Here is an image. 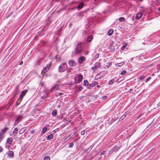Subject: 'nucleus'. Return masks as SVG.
Returning a JSON list of instances; mask_svg holds the SVG:
<instances>
[{"label":"nucleus","mask_w":160,"mask_h":160,"mask_svg":"<svg viewBox=\"0 0 160 160\" xmlns=\"http://www.w3.org/2000/svg\"><path fill=\"white\" fill-rule=\"evenodd\" d=\"M82 45V43L78 42L77 44L76 47L75 48V50L72 52V54L74 55L77 54L81 52L82 51L81 46Z\"/></svg>","instance_id":"nucleus-1"},{"label":"nucleus","mask_w":160,"mask_h":160,"mask_svg":"<svg viewBox=\"0 0 160 160\" xmlns=\"http://www.w3.org/2000/svg\"><path fill=\"white\" fill-rule=\"evenodd\" d=\"M67 68L68 66L66 62L62 63L58 67V72H63Z\"/></svg>","instance_id":"nucleus-2"},{"label":"nucleus","mask_w":160,"mask_h":160,"mask_svg":"<svg viewBox=\"0 0 160 160\" xmlns=\"http://www.w3.org/2000/svg\"><path fill=\"white\" fill-rule=\"evenodd\" d=\"M23 118V117L22 116H18L15 122L14 123V126H16L19 122L21 121Z\"/></svg>","instance_id":"nucleus-3"},{"label":"nucleus","mask_w":160,"mask_h":160,"mask_svg":"<svg viewBox=\"0 0 160 160\" xmlns=\"http://www.w3.org/2000/svg\"><path fill=\"white\" fill-rule=\"evenodd\" d=\"M28 92V90H25L23 91H22L20 95L19 99L20 100V102H21L22 100V99L23 96H24L26 93H27Z\"/></svg>","instance_id":"nucleus-4"},{"label":"nucleus","mask_w":160,"mask_h":160,"mask_svg":"<svg viewBox=\"0 0 160 160\" xmlns=\"http://www.w3.org/2000/svg\"><path fill=\"white\" fill-rule=\"evenodd\" d=\"M100 66L101 63L100 62H98L94 66L92 67L91 68V69L92 70L94 71L96 69L99 68L100 67Z\"/></svg>","instance_id":"nucleus-5"},{"label":"nucleus","mask_w":160,"mask_h":160,"mask_svg":"<svg viewBox=\"0 0 160 160\" xmlns=\"http://www.w3.org/2000/svg\"><path fill=\"white\" fill-rule=\"evenodd\" d=\"M68 64L69 66L71 67L74 66L76 65V63L73 60L69 61Z\"/></svg>","instance_id":"nucleus-6"},{"label":"nucleus","mask_w":160,"mask_h":160,"mask_svg":"<svg viewBox=\"0 0 160 160\" xmlns=\"http://www.w3.org/2000/svg\"><path fill=\"white\" fill-rule=\"evenodd\" d=\"M59 85L58 84L55 85L53 88L51 89V91L52 92H54L57 90L58 89Z\"/></svg>","instance_id":"nucleus-7"},{"label":"nucleus","mask_w":160,"mask_h":160,"mask_svg":"<svg viewBox=\"0 0 160 160\" xmlns=\"http://www.w3.org/2000/svg\"><path fill=\"white\" fill-rule=\"evenodd\" d=\"M13 140L12 138H8L7 140L6 143L11 145L12 143Z\"/></svg>","instance_id":"nucleus-8"},{"label":"nucleus","mask_w":160,"mask_h":160,"mask_svg":"<svg viewBox=\"0 0 160 160\" xmlns=\"http://www.w3.org/2000/svg\"><path fill=\"white\" fill-rule=\"evenodd\" d=\"M85 59V57L81 56L78 58V61L80 63H82Z\"/></svg>","instance_id":"nucleus-9"},{"label":"nucleus","mask_w":160,"mask_h":160,"mask_svg":"<svg viewBox=\"0 0 160 160\" xmlns=\"http://www.w3.org/2000/svg\"><path fill=\"white\" fill-rule=\"evenodd\" d=\"M49 67H49L48 66H47L46 67L43 68L41 72L42 74H44L46 72H47V71L48 70Z\"/></svg>","instance_id":"nucleus-10"},{"label":"nucleus","mask_w":160,"mask_h":160,"mask_svg":"<svg viewBox=\"0 0 160 160\" xmlns=\"http://www.w3.org/2000/svg\"><path fill=\"white\" fill-rule=\"evenodd\" d=\"M8 154L9 157H13L14 156V153L13 151H8Z\"/></svg>","instance_id":"nucleus-11"},{"label":"nucleus","mask_w":160,"mask_h":160,"mask_svg":"<svg viewBox=\"0 0 160 160\" xmlns=\"http://www.w3.org/2000/svg\"><path fill=\"white\" fill-rule=\"evenodd\" d=\"M83 78V76L82 75H79L78 77V83H80L82 80Z\"/></svg>","instance_id":"nucleus-12"},{"label":"nucleus","mask_w":160,"mask_h":160,"mask_svg":"<svg viewBox=\"0 0 160 160\" xmlns=\"http://www.w3.org/2000/svg\"><path fill=\"white\" fill-rule=\"evenodd\" d=\"M142 16V14L141 12H138L136 16V18L137 19H140Z\"/></svg>","instance_id":"nucleus-13"},{"label":"nucleus","mask_w":160,"mask_h":160,"mask_svg":"<svg viewBox=\"0 0 160 160\" xmlns=\"http://www.w3.org/2000/svg\"><path fill=\"white\" fill-rule=\"evenodd\" d=\"M109 49L112 52H113L115 49L114 47L112 45H110L109 46Z\"/></svg>","instance_id":"nucleus-14"},{"label":"nucleus","mask_w":160,"mask_h":160,"mask_svg":"<svg viewBox=\"0 0 160 160\" xmlns=\"http://www.w3.org/2000/svg\"><path fill=\"white\" fill-rule=\"evenodd\" d=\"M83 3L82 2H81L79 4L78 7H77L78 9V10H80L83 7Z\"/></svg>","instance_id":"nucleus-15"},{"label":"nucleus","mask_w":160,"mask_h":160,"mask_svg":"<svg viewBox=\"0 0 160 160\" xmlns=\"http://www.w3.org/2000/svg\"><path fill=\"white\" fill-rule=\"evenodd\" d=\"M93 38V36L92 35H90L89 37H88V38L87 40V41L88 42H90L92 40V39Z\"/></svg>","instance_id":"nucleus-16"},{"label":"nucleus","mask_w":160,"mask_h":160,"mask_svg":"<svg viewBox=\"0 0 160 160\" xmlns=\"http://www.w3.org/2000/svg\"><path fill=\"white\" fill-rule=\"evenodd\" d=\"M98 84V82H95L90 83L89 85V87H92Z\"/></svg>","instance_id":"nucleus-17"},{"label":"nucleus","mask_w":160,"mask_h":160,"mask_svg":"<svg viewBox=\"0 0 160 160\" xmlns=\"http://www.w3.org/2000/svg\"><path fill=\"white\" fill-rule=\"evenodd\" d=\"M113 32V29H110L108 32V35L109 36L111 35L112 34Z\"/></svg>","instance_id":"nucleus-18"},{"label":"nucleus","mask_w":160,"mask_h":160,"mask_svg":"<svg viewBox=\"0 0 160 160\" xmlns=\"http://www.w3.org/2000/svg\"><path fill=\"white\" fill-rule=\"evenodd\" d=\"M124 62H120V63H117L116 64H115V66L116 67V66H118V67H120L122 66V65H124Z\"/></svg>","instance_id":"nucleus-19"},{"label":"nucleus","mask_w":160,"mask_h":160,"mask_svg":"<svg viewBox=\"0 0 160 160\" xmlns=\"http://www.w3.org/2000/svg\"><path fill=\"white\" fill-rule=\"evenodd\" d=\"M53 137V135L52 134L50 135H48V136L46 137V138L47 140H50L51 139H52Z\"/></svg>","instance_id":"nucleus-20"},{"label":"nucleus","mask_w":160,"mask_h":160,"mask_svg":"<svg viewBox=\"0 0 160 160\" xmlns=\"http://www.w3.org/2000/svg\"><path fill=\"white\" fill-rule=\"evenodd\" d=\"M52 114L53 116H55L57 114V111L55 110H53Z\"/></svg>","instance_id":"nucleus-21"},{"label":"nucleus","mask_w":160,"mask_h":160,"mask_svg":"<svg viewBox=\"0 0 160 160\" xmlns=\"http://www.w3.org/2000/svg\"><path fill=\"white\" fill-rule=\"evenodd\" d=\"M47 129V128L46 127L43 128L42 131V134H44L46 132Z\"/></svg>","instance_id":"nucleus-22"},{"label":"nucleus","mask_w":160,"mask_h":160,"mask_svg":"<svg viewBox=\"0 0 160 160\" xmlns=\"http://www.w3.org/2000/svg\"><path fill=\"white\" fill-rule=\"evenodd\" d=\"M119 148L117 146H115L113 148V151L115 152H117L119 149Z\"/></svg>","instance_id":"nucleus-23"},{"label":"nucleus","mask_w":160,"mask_h":160,"mask_svg":"<svg viewBox=\"0 0 160 160\" xmlns=\"http://www.w3.org/2000/svg\"><path fill=\"white\" fill-rule=\"evenodd\" d=\"M25 131V129L24 128H22L19 131V133L21 134L23 133Z\"/></svg>","instance_id":"nucleus-24"},{"label":"nucleus","mask_w":160,"mask_h":160,"mask_svg":"<svg viewBox=\"0 0 160 160\" xmlns=\"http://www.w3.org/2000/svg\"><path fill=\"white\" fill-rule=\"evenodd\" d=\"M70 138V135H69L68 137H67L64 140V141L65 142L67 141L68 139H69Z\"/></svg>","instance_id":"nucleus-25"},{"label":"nucleus","mask_w":160,"mask_h":160,"mask_svg":"<svg viewBox=\"0 0 160 160\" xmlns=\"http://www.w3.org/2000/svg\"><path fill=\"white\" fill-rule=\"evenodd\" d=\"M88 81L87 80H84L83 82V85L84 86L88 85Z\"/></svg>","instance_id":"nucleus-26"},{"label":"nucleus","mask_w":160,"mask_h":160,"mask_svg":"<svg viewBox=\"0 0 160 160\" xmlns=\"http://www.w3.org/2000/svg\"><path fill=\"white\" fill-rule=\"evenodd\" d=\"M62 94V93L61 92H57L56 94L55 95L57 97L60 96Z\"/></svg>","instance_id":"nucleus-27"},{"label":"nucleus","mask_w":160,"mask_h":160,"mask_svg":"<svg viewBox=\"0 0 160 160\" xmlns=\"http://www.w3.org/2000/svg\"><path fill=\"white\" fill-rule=\"evenodd\" d=\"M18 131V129L17 128H16L13 131V132L14 133L17 134Z\"/></svg>","instance_id":"nucleus-28"},{"label":"nucleus","mask_w":160,"mask_h":160,"mask_svg":"<svg viewBox=\"0 0 160 160\" xmlns=\"http://www.w3.org/2000/svg\"><path fill=\"white\" fill-rule=\"evenodd\" d=\"M119 20L120 22H123L125 20V18L123 17H121L119 19Z\"/></svg>","instance_id":"nucleus-29"},{"label":"nucleus","mask_w":160,"mask_h":160,"mask_svg":"<svg viewBox=\"0 0 160 160\" xmlns=\"http://www.w3.org/2000/svg\"><path fill=\"white\" fill-rule=\"evenodd\" d=\"M50 157L49 156H46L44 158V160H49Z\"/></svg>","instance_id":"nucleus-30"},{"label":"nucleus","mask_w":160,"mask_h":160,"mask_svg":"<svg viewBox=\"0 0 160 160\" xmlns=\"http://www.w3.org/2000/svg\"><path fill=\"white\" fill-rule=\"evenodd\" d=\"M82 89V86H79L78 88V91L79 92Z\"/></svg>","instance_id":"nucleus-31"},{"label":"nucleus","mask_w":160,"mask_h":160,"mask_svg":"<svg viewBox=\"0 0 160 160\" xmlns=\"http://www.w3.org/2000/svg\"><path fill=\"white\" fill-rule=\"evenodd\" d=\"M114 79H112L109 81V84H112L114 81Z\"/></svg>","instance_id":"nucleus-32"},{"label":"nucleus","mask_w":160,"mask_h":160,"mask_svg":"<svg viewBox=\"0 0 160 160\" xmlns=\"http://www.w3.org/2000/svg\"><path fill=\"white\" fill-rule=\"evenodd\" d=\"M11 145H10V144H7L6 143L5 147L6 148L8 149L10 147Z\"/></svg>","instance_id":"nucleus-33"},{"label":"nucleus","mask_w":160,"mask_h":160,"mask_svg":"<svg viewBox=\"0 0 160 160\" xmlns=\"http://www.w3.org/2000/svg\"><path fill=\"white\" fill-rule=\"evenodd\" d=\"M74 145V144L73 143H71L70 144L68 147L69 148H72L73 147Z\"/></svg>","instance_id":"nucleus-34"},{"label":"nucleus","mask_w":160,"mask_h":160,"mask_svg":"<svg viewBox=\"0 0 160 160\" xmlns=\"http://www.w3.org/2000/svg\"><path fill=\"white\" fill-rule=\"evenodd\" d=\"M151 77H148V78H147L146 81H145V82H147L151 79Z\"/></svg>","instance_id":"nucleus-35"},{"label":"nucleus","mask_w":160,"mask_h":160,"mask_svg":"<svg viewBox=\"0 0 160 160\" xmlns=\"http://www.w3.org/2000/svg\"><path fill=\"white\" fill-rule=\"evenodd\" d=\"M85 130H82L81 131V134L82 135H84L85 134Z\"/></svg>","instance_id":"nucleus-36"},{"label":"nucleus","mask_w":160,"mask_h":160,"mask_svg":"<svg viewBox=\"0 0 160 160\" xmlns=\"http://www.w3.org/2000/svg\"><path fill=\"white\" fill-rule=\"evenodd\" d=\"M126 73V71L125 70L123 71L121 73V74L122 75H123L125 74Z\"/></svg>","instance_id":"nucleus-37"},{"label":"nucleus","mask_w":160,"mask_h":160,"mask_svg":"<svg viewBox=\"0 0 160 160\" xmlns=\"http://www.w3.org/2000/svg\"><path fill=\"white\" fill-rule=\"evenodd\" d=\"M125 117V115H123L121 117V118H120L119 120H123L124 118Z\"/></svg>","instance_id":"nucleus-38"},{"label":"nucleus","mask_w":160,"mask_h":160,"mask_svg":"<svg viewBox=\"0 0 160 160\" xmlns=\"http://www.w3.org/2000/svg\"><path fill=\"white\" fill-rule=\"evenodd\" d=\"M8 130V128L6 127L4 128L2 130L3 132H5Z\"/></svg>","instance_id":"nucleus-39"},{"label":"nucleus","mask_w":160,"mask_h":160,"mask_svg":"<svg viewBox=\"0 0 160 160\" xmlns=\"http://www.w3.org/2000/svg\"><path fill=\"white\" fill-rule=\"evenodd\" d=\"M18 92V90H17L14 92L13 95L14 96H15L17 94Z\"/></svg>","instance_id":"nucleus-40"},{"label":"nucleus","mask_w":160,"mask_h":160,"mask_svg":"<svg viewBox=\"0 0 160 160\" xmlns=\"http://www.w3.org/2000/svg\"><path fill=\"white\" fill-rule=\"evenodd\" d=\"M144 78V76H142L140 78V80H141L142 79H143Z\"/></svg>","instance_id":"nucleus-41"},{"label":"nucleus","mask_w":160,"mask_h":160,"mask_svg":"<svg viewBox=\"0 0 160 160\" xmlns=\"http://www.w3.org/2000/svg\"><path fill=\"white\" fill-rule=\"evenodd\" d=\"M3 150V148L2 147L0 146V152H2Z\"/></svg>","instance_id":"nucleus-42"},{"label":"nucleus","mask_w":160,"mask_h":160,"mask_svg":"<svg viewBox=\"0 0 160 160\" xmlns=\"http://www.w3.org/2000/svg\"><path fill=\"white\" fill-rule=\"evenodd\" d=\"M126 46L125 45H124V46H123L122 47H121V49L124 50L125 49Z\"/></svg>","instance_id":"nucleus-43"},{"label":"nucleus","mask_w":160,"mask_h":160,"mask_svg":"<svg viewBox=\"0 0 160 160\" xmlns=\"http://www.w3.org/2000/svg\"><path fill=\"white\" fill-rule=\"evenodd\" d=\"M107 98V96H104L103 98H102V99L103 100H105V99H106Z\"/></svg>","instance_id":"nucleus-44"},{"label":"nucleus","mask_w":160,"mask_h":160,"mask_svg":"<svg viewBox=\"0 0 160 160\" xmlns=\"http://www.w3.org/2000/svg\"><path fill=\"white\" fill-rule=\"evenodd\" d=\"M105 151H103L101 153V155H103L105 153Z\"/></svg>","instance_id":"nucleus-45"},{"label":"nucleus","mask_w":160,"mask_h":160,"mask_svg":"<svg viewBox=\"0 0 160 160\" xmlns=\"http://www.w3.org/2000/svg\"><path fill=\"white\" fill-rule=\"evenodd\" d=\"M99 57V55L98 54H97L95 56V57L96 58H98Z\"/></svg>","instance_id":"nucleus-46"},{"label":"nucleus","mask_w":160,"mask_h":160,"mask_svg":"<svg viewBox=\"0 0 160 160\" xmlns=\"http://www.w3.org/2000/svg\"><path fill=\"white\" fill-rule=\"evenodd\" d=\"M34 133V131L32 130V131H31L30 133L32 134Z\"/></svg>","instance_id":"nucleus-47"},{"label":"nucleus","mask_w":160,"mask_h":160,"mask_svg":"<svg viewBox=\"0 0 160 160\" xmlns=\"http://www.w3.org/2000/svg\"><path fill=\"white\" fill-rule=\"evenodd\" d=\"M56 132V130H54L53 131H52V132H53V133H52V134H53L54 133H55Z\"/></svg>","instance_id":"nucleus-48"},{"label":"nucleus","mask_w":160,"mask_h":160,"mask_svg":"<svg viewBox=\"0 0 160 160\" xmlns=\"http://www.w3.org/2000/svg\"><path fill=\"white\" fill-rule=\"evenodd\" d=\"M37 62V64L38 65H39L40 64V62L39 61H38Z\"/></svg>","instance_id":"nucleus-49"},{"label":"nucleus","mask_w":160,"mask_h":160,"mask_svg":"<svg viewBox=\"0 0 160 160\" xmlns=\"http://www.w3.org/2000/svg\"><path fill=\"white\" fill-rule=\"evenodd\" d=\"M84 53L85 54H87L88 53V52L87 51H85L84 52Z\"/></svg>","instance_id":"nucleus-50"},{"label":"nucleus","mask_w":160,"mask_h":160,"mask_svg":"<svg viewBox=\"0 0 160 160\" xmlns=\"http://www.w3.org/2000/svg\"><path fill=\"white\" fill-rule=\"evenodd\" d=\"M0 132H1V133L2 134H3L4 133H5V132H4L2 130V131H1Z\"/></svg>","instance_id":"nucleus-51"},{"label":"nucleus","mask_w":160,"mask_h":160,"mask_svg":"<svg viewBox=\"0 0 160 160\" xmlns=\"http://www.w3.org/2000/svg\"><path fill=\"white\" fill-rule=\"evenodd\" d=\"M143 0H136L137 2H142Z\"/></svg>","instance_id":"nucleus-52"},{"label":"nucleus","mask_w":160,"mask_h":160,"mask_svg":"<svg viewBox=\"0 0 160 160\" xmlns=\"http://www.w3.org/2000/svg\"><path fill=\"white\" fill-rule=\"evenodd\" d=\"M22 63H23V62L22 61V62H20L19 64H20V65H22Z\"/></svg>","instance_id":"nucleus-53"},{"label":"nucleus","mask_w":160,"mask_h":160,"mask_svg":"<svg viewBox=\"0 0 160 160\" xmlns=\"http://www.w3.org/2000/svg\"><path fill=\"white\" fill-rule=\"evenodd\" d=\"M77 8V7H74V8H72V10H74V9H75L76 8Z\"/></svg>","instance_id":"nucleus-54"},{"label":"nucleus","mask_w":160,"mask_h":160,"mask_svg":"<svg viewBox=\"0 0 160 160\" xmlns=\"http://www.w3.org/2000/svg\"><path fill=\"white\" fill-rule=\"evenodd\" d=\"M68 73H69L70 72V71L69 70H68L67 71Z\"/></svg>","instance_id":"nucleus-55"},{"label":"nucleus","mask_w":160,"mask_h":160,"mask_svg":"<svg viewBox=\"0 0 160 160\" xmlns=\"http://www.w3.org/2000/svg\"><path fill=\"white\" fill-rule=\"evenodd\" d=\"M158 11H160V8H158Z\"/></svg>","instance_id":"nucleus-56"},{"label":"nucleus","mask_w":160,"mask_h":160,"mask_svg":"<svg viewBox=\"0 0 160 160\" xmlns=\"http://www.w3.org/2000/svg\"><path fill=\"white\" fill-rule=\"evenodd\" d=\"M127 114H126V113H125V114L123 115H125V117L127 115Z\"/></svg>","instance_id":"nucleus-57"},{"label":"nucleus","mask_w":160,"mask_h":160,"mask_svg":"<svg viewBox=\"0 0 160 160\" xmlns=\"http://www.w3.org/2000/svg\"><path fill=\"white\" fill-rule=\"evenodd\" d=\"M97 87L98 88H99V87H100V85H97Z\"/></svg>","instance_id":"nucleus-58"},{"label":"nucleus","mask_w":160,"mask_h":160,"mask_svg":"<svg viewBox=\"0 0 160 160\" xmlns=\"http://www.w3.org/2000/svg\"><path fill=\"white\" fill-rule=\"evenodd\" d=\"M2 134L1 133V132H0V135L2 136Z\"/></svg>","instance_id":"nucleus-59"},{"label":"nucleus","mask_w":160,"mask_h":160,"mask_svg":"<svg viewBox=\"0 0 160 160\" xmlns=\"http://www.w3.org/2000/svg\"><path fill=\"white\" fill-rule=\"evenodd\" d=\"M1 138H2V136L0 135V139H1Z\"/></svg>","instance_id":"nucleus-60"},{"label":"nucleus","mask_w":160,"mask_h":160,"mask_svg":"<svg viewBox=\"0 0 160 160\" xmlns=\"http://www.w3.org/2000/svg\"><path fill=\"white\" fill-rule=\"evenodd\" d=\"M158 66H160V65H159Z\"/></svg>","instance_id":"nucleus-61"}]
</instances>
